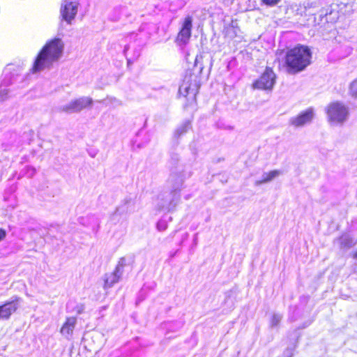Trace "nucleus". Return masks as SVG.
<instances>
[{
    "mask_svg": "<svg viewBox=\"0 0 357 357\" xmlns=\"http://www.w3.org/2000/svg\"><path fill=\"white\" fill-rule=\"evenodd\" d=\"M64 44L61 39L54 38L48 40L38 52L31 71L38 73L46 68H50L61 56Z\"/></svg>",
    "mask_w": 357,
    "mask_h": 357,
    "instance_id": "f257e3e1",
    "label": "nucleus"
},
{
    "mask_svg": "<svg viewBox=\"0 0 357 357\" xmlns=\"http://www.w3.org/2000/svg\"><path fill=\"white\" fill-rule=\"evenodd\" d=\"M312 52L310 48L297 45L288 50L285 54L284 66L289 74H296L305 70L311 63Z\"/></svg>",
    "mask_w": 357,
    "mask_h": 357,
    "instance_id": "f03ea898",
    "label": "nucleus"
},
{
    "mask_svg": "<svg viewBox=\"0 0 357 357\" xmlns=\"http://www.w3.org/2000/svg\"><path fill=\"white\" fill-rule=\"evenodd\" d=\"M204 66L198 61L196 57L192 73L187 75L183 84L179 86L178 93L184 97H188V99L196 102V96L199 93L201 86V74L202 73Z\"/></svg>",
    "mask_w": 357,
    "mask_h": 357,
    "instance_id": "7ed1b4c3",
    "label": "nucleus"
},
{
    "mask_svg": "<svg viewBox=\"0 0 357 357\" xmlns=\"http://www.w3.org/2000/svg\"><path fill=\"white\" fill-rule=\"evenodd\" d=\"M180 200L181 193L165 192L158 195L156 206L160 211L172 212L175 210Z\"/></svg>",
    "mask_w": 357,
    "mask_h": 357,
    "instance_id": "20e7f679",
    "label": "nucleus"
},
{
    "mask_svg": "<svg viewBox=\"0 0 357 357\" xmlns=\"http://www.w3.org/2000/svg\"><path fill=\"white\" fill-rule=\"evenodd\" d=\"M192 17L186 16L183 22L180 30L175 39L176 44L181 49L184 48L189 43L192 36Z\"/></svg>",
    "mask_w": 357,
    "mask_h": 357,
    "instance_id": "39448f33",
    "label": "nucleus"
},
{
    "mask_svg": "<svg viewBox=\"0 0 357 357\" xmlns=\"http://www.w3.org/2000/svg\"><path fill=\"white\" fill-rule=\"evenodd\" d=\"M276 75L273 69L266 67L261 75L252 83L254 89L271 91L275 84Z\"/></svg>",
    "mask_w": 357,
    "mask_h": 357,
    "instance_id": "423d86ee",
    "label": "nucleus"
},
{
    "mask_svg": "<svg viewBox=\"0 0 357 357\" xmlns=\"http://www.w3.org/2000/svg\"><path fill=\"white\" fill-rule=\"evenodd\" d=\"M327 114L331 121L342 123L347 119L349 111L344 105L336 102L329 105Z\"/></svg>",
    "mask_w": 357,
    "mask_h": 357,
    "instance_id": "0eeeda50",
    "label": "nucleus"
},
{
    "mask_svg": "<svg viewBox=\"0 0 357 357\" xmlns=\"http://www.w3.org/2000/svg\"><path fill=\"white\" fill-rule=\"evenodd\" d=\"M20 301L21 298L15 296L12 301L0 305V320H8L18 310Z\"/></svg>",
    "mask_w": 357,
    "mask_h": 357,
    "instance_id": "6e6552de",
    "label": "nucleus"
},
{
    "mask_svg": "<svg viewBox=\"0 0 357 357\" xmlns=\"http://www.w3.org/2000/svg\"><path fill=\"white\" fill-rule=\"evenodd\" d=\"M314 116V109L312 107L300 112L297 116L290 118L289 123L295 128L303 127L310 123Z\"/></svg>",
    "mask_w": 357,
    "mask_h": 357,
    "instance_id": "1a4fd4ad",
    "label": "nucleus"
},
{
    "mask_svg": "<svg viewBox=\"0 0 357 357\" xmlns=\"http://www.w3.org/2000/svg\"><path fill=\"white\" fill-rule=\"evenodd\" d=\"M135 200L130 197H126L121 203L116 207L114 213L112 214V219L116 216L126 217L135 211Z\"/></svg>",
    "mask_w": 357,
    "mask_h": 357,
    "instance_id": "9d476101",
    "label": "nucleus"
},
{
    "mask_svg": "<svg viewBox=\"0 0 357 357\" xmlns=\"http://www.w3.org/2000/svg\"><path fill=\"white\" fill-rule=\"evenodd\" d=\"M77 3L73 1H65L61 6V20L71 24L77 13Z\"/></svg>",
    "mask_w": 357,
    "mask_h": 357,
    "instance_id": "9b49d317",
    "label": "nucleus"
},
{
    "mask_svg": "<svg viewBox=\"0 0 357 357\" xmlns=\"http://www.w3.org/2000/svg\"><path fill=\"white\" fill-rule=\"evenodd\" d=\"M184 180L185 176L183 171H174L172 169V172L168 179V183L171 188L170 191L180 193L181 189L184 188Z\"/></svg>",
    "mask_w": 357,
    "mask_h": 357,
    "instance_id": "f8f14e48",
    "label": "nucleus"
},
{
    "mask_svg": "<svg viewBox=\"0 0 357 357\" xmlns=\"http://www.w3.org/2000/svg\"><path fill=\"white\" fill-rule=\"evenodd\" d=\"M76 320L75 317H67L60 329V333L63 335H71L75 328Z\"/></svg>",
    "mask_w": 357,
    "mask_h": 357,
    "instance_id": "ddd939ff",
    "label": "nucleus"
},
{
    "mask_svg": "<svg viewBox=\"0 0 357 357\" xmlns=\"http://www.w3.org/2000/svg\"><path fill=\"white\" fill-rule=\"evenodd\" d=\"M337 241L340 244V249L345 250L350 249L355 245L354 238L348 234H342L337 239Z\"/></svg>",
    "mask_w": 357,
    "mask_h": 357,
    "instance_id": "4468645a",
    "label": "nucleus"
},
{
    "mask_svg": "<svg viewBox=\"0 0 357 357\" xmlns=\"http://www.w3.org/2000/svg\"><path fill=\"white\" fill-rule=\"evenodd\" d=\"M192 125L190 120H185L175 130L174 137L179 138L185 135L190 129Z\"/></svg>",
    "mask_w": 357,
    "mask_h": 357,
    "instance_id": "2eb2a0df",
    "label": "nucleus"
},
{
    "mask_svg": "<svg viewBox=\"0 0 357 357\" xmlns=\"http://www.w3.org/2000/svg\"><path fill=\"white\" fill-rule=\"evenodd\" d=\"M124 6H116L112 9L109 14L108 18L112 22H117L120 20L121 16L126 10Z\"/></svg>",
    "mask_w": 357,
    "mask_h": 357,
    "instance_id": "dca6fc26",
    "label": "nucleus"
},
{
    "mask_svg": "<svg viewBox=\"0 0 357 357\" xmlns=\"http://www.w3.org/2000/svg\"><path fill=\"white\" fill-rule=\"evenodd\" d=\"M120 279L121 278L116 275L114 272L109 275H105V287L109 288L112 287L115 283L118 282Z\"/></svg>",
    "mask_w": 357,
    "mask_h": 357,
    "instance_id": "f3484780",
    "label": "nucleus"
},
{
    "mask_svg": "<svg viewBox=\"0 0 357 357\" xmlns=\"http://www.w3.org/2000/svg\"><path fill=\"white\" fill-rule=\"evenodd\" d=\"M126 266V259L125 257H121L120 258L118 264L113 272L116 274V275L121 278L123 274V268Z\"/></svg>",
    "mask_w": 357,
    "mask_h": 357,
    "instance_id": "a211bd4d",
    "label": "nucleus"
},
{
    "mask_svg": "<svg viewBox=\"0 0 357 357\" xmlns=\"http://www.w3.org/2000/svg\"><path fill=\"white\" fill-rule=\"evenodd\" d=\"M281 174L282 172L280 170H272L269 172H264L262 174V178H264V181H266V183H268L271 181Z\"/></svg>",
    "mask_w": 357,
    "mask_h": 357,
    "instance_id": "6ab92c4d",
    "label": "nucleus"
},
{
    "mask_svg": "<svg viewBox=\"0 0 357 357\" xmlns=\"http://www.w3.org/2000/svg\"><path fill=\"white\" fill-rule=\"evenodd\" d=\"M129 48H130V45H125L124 49H123V53L126 57L127 63L128 65L130 63H132L135 60H137L138 59V57L140 55V53L139 51H135L134 53V55L132 57H128L127 52L129 50Z\"/></svg>",
    "mask_w": 357,
    "mask_h": 357,
    "instance_id": "aec40b11",
    "label": "nucleus"
},
{
    "mask_svg": "<svg viewBox=\"0 0 357 357\" xmlns=\"http://www.w3.org/2000/svg\"><path fill=\"white\" fill-rule=\"evenodd\" d=\"M282 318V317L281 314L277 313L273 314L271 319V327L274 328L278 326L281 321Z\"/></svg>",
    "mask_w": 357,
    "mask_h": 357,
    "instance_id": "412c9836",
    "label": "nucleus"
},
{
    "mask_svg": "<svg viewBox=\"0 0 357 357\" xmlns=\"http://www.w3.org/2000/svg\"><path fill=\"white\" fill-rule=\"evenodd\" d=\"M349 91L351 95L357 98V78L350 84Z\"/></svg>",
    "mask_w": 357,
    "mask_h": 357,
    "instance_id": "4be33fe9",
    "label": "nucleus"
},
{
    "mask_svg": "<svg viewBox=\"0 0 357 357\" xmlns=\"http://www.w3.org/2000/svg\"><path fill=\"white\" fill-rule=\"evenodd\" d=\"M157 229L160 231H165L167 228V222L165 220L161 219L158 220L156 225Z\"/></svg>",
    "mask_w": 357,
    "mask_h": 357,
    "instance_id": "5701e85b",
    "label": "nucleus"
},
{
    "mask_svg": "<svg viewBox=\"0 0 357 357\" xmlns=\"http://www.w3.org/2000/svg\"><path fill=\"white\" fill-rule=\"evenodd\" d=\"M281 0H261L262 3L267 6H274L280 2Z\"/></svg>",
    "mask_w": 357,
    "mask_h": 357,
    "instance_id": "b1692460",
    "label": "nucleus"
},
{
    "mask_svg": "<svg viewBox=\"0 0 357 357\" xmlns=\"http://www.w3.org/2000/svg\"><path fill=\"white\" fill-rule=\"evenodd\" d=\"M179 160V156L176 153H173L171 155L170 162L172 165H176Z\"/></svg>",
    "mask_w": 357,
    "mask_h": 357,
    "instance_id": "393cba45",
    "label": "nucleus"
},
{
    "mask_svg": "<svg viewBox=\"0 0 357 357\" xmlns=\"http://www.w3.org/2000/svg\"><path fill=\"white\" fill-rule=\"evenodd\" d=\"M234 292L232 290H229L225 293V303H228L230 298L232 297Z\"/></svg>",
    "mask_w": 357,
    "mask_h": 357,
    "instance_id": "a878e982",
    "label": "nucleus"
},
{
    "mask_svg": "<svg viewBox=\"0 0 357 357\" xmlns=\"http://www.w3.org/2000/svg\"><path fill=\"white\" fill-rule=\"evenodd\" d=\"M6 236V231L3 229L0 228V241H3Z\"/></svg>",
    "mask_w": 357,
    "mask_h": 357,
    "instance_id": "bb28decb",
    "label": "nucleus"
},
{
    "mask_svg": "<svg viewBox=\"0 0 357 357\" xmlns=\"http://www.w3.org/2000/svg\"><path fill=\"white\" fill-rule=\"evenodd\" d=\"M197 242H198V234L196 233V234H195V235L193 236V239H192L193 245L195 246H196L197 245Z\"/></svg>",
    "mask_w": 357,
    "mask_h": 357,
    "instance_id": "cd10ccee",
    "label": "nucleus"
},
{
    "mask_svg": "<svg viewBox=\"0 0 357 357\" xmlns=\"http://www.w3.org/2000/svg\"><path fill=\"white\" fill-rule=\"evenodd\" d=\"M265 183H266V181H264V178H262L261 180L255 181V185L258 186Z\"/></svg>",
    "mask_w": 357,
    "mask_h": 357,
    "instance_id": "c85d7f7f",
    "label": "nucleus"
},
{
    "mask_svg": "<svg viewBox=\"0 0 357 357\" xmlns=\"http://www.w3.org/2000/svg\"><path fill=\"white\" fill-rule=\"evenodd\" d=\"M354 273L357 275V263H355L353 266Z\"/></svg>",
    "mask_w": 357,
    "mask_h": 357,
    "instance_id": "c756f323",
    "label": "nucleus"
},
{
    "mask_svg": "<svg viewBox=\"0 0 357 357\" xmlns=\"http://www.w3.org/2000/svg\"><path fill=\"white\" fill-rule=\"evenodd\" d=\"M310 324V323H306V324H304L302 327H299L298 329H303V328H305L306 327H307Z\"/></svg>",
    "mask_w": 357,
    "mask_h": 357,
    "instance_id": "7c9ffc66",
    "label": "nucleus"
},
{
    "mask_svg": "<svg viewBox=\"0 0 357 357\" xmlns=\"http://www.w3.org/2000/svg\"><path fill=\"white\" fill-rule=\"evenodd\" d=\"M96 151L91 149V153H90L91 157H94L96 155Z\"/></svg>",
    "mask_w": 357,
    "mask_h": 357,
    "instance_id": "2f4dec72",
    "label": "nucleus"
},
{
    "mask_svg": "<svg viewBox=\"0 0 357 357\" xmlns=\"http://www.w3.org/2000/svg\"><path fill=\"white\" fill-rule=\"evenodd\" d=\"M352 257L355 259H357V250L354 252Z\"/></svg>",
    "mask_w": 357,
    "mask_h": 357,
    "instance_id": "473e14b6",
    "label": "nucleus"
},
{
    "mask_svg": "<svg viewBox=\"0 0 357 357\" xmlns=\"http://www.w3.org/2000/svg\"><path fill=\"white\" fill-rule=\"evenodd\" d=\"M185 198L186 199H188L190 198V195H187V196H185Z\"/></svg>",
    "mask_w": 357,
    "mask_h": 357,
    "instance_id": "72a5a7b5",
    "label": "nucleus"
},
{
    "mask_svg": "<svg viewBox=\"0 0 357 357\" xmlns=\"http://www.w3.org/2000/svg\"><path fill=\"white\" fill-rule=\"evenodd\" d=\"M142 300H140L139 298L137 299V301H136V303L137 304L138 303V302L141 301Z\"/></svg>",
    "mask_w": 357,
    "mask_h": 357,
    "instance_id": "f704fd0d",
    "label": "nucleus"
},
{
    "mask_svg": "<svg viewBox=\"0 0 357 357\" xmlns=\"http://www.w3.org/2000/svg\"><path fill=\"white\" fill-rule=\"evenodd\" d=\"M230 303H231V306H232L234 304V301L231 300Z\"/></svg>",
    "mask_w": 357,
    "mask_h": 357,
    "instance_id": "c9c22d12",
    "label": "nucleus"
},
{
    "mask_svg": "<svg viewBox=\"0 0 357 357\" xmlns=\"http://www.w3.org/2000/svg\"><path fill=\"white\" fill-rule=\"evenodd\" d=\"M90 102H91V105L92 104V99L91 98Z\"/></svg>",
    "mask_w": 357,
    "mask_h": 357,
    "instance_id": "e433bc0d",
    "label": "nucleus"
},
{
    "mask_svg": "<svg viewBox=\"0 0 357 357\" xmlns=\"http://www.w3.org/2000/svg\"><path fill=\"white\" fill-rule=\"evenodd\" d=\"M291 356H292V354H290V356H287V357H291Z\"/></svg>",
    "mask_w": 357,
    "mask_h": 357,
    "instance_id": "4c0bfd02",
    "label": "nucleus"
}]
</instances>
